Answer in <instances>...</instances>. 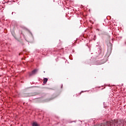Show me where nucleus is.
I'll use <instances>...</instances> for the list:
<instances>
[{
	"instance_id": "7ed1b4c3",
	"label": "nucleus",
	"mask_w": 126,
	"mask_h": 126,
	"mask_svg": "<svg viewBox=\"0 0 126 126\" xmlns=\"http://www.w3.org/2000/svg\"><path fill=\"white\" fill-rule=\"evenodd\" d=\"M39 125L37 124L36 122H33L32 123V126H39Z\"/></svg>"
},
{
	"instance_id": "39448f33",
	"label": "nucleus",
	"mask_w": 126,
	"mask_h": 126,
	"mask_svg": "<svg viewBox=\"0 0 126 126\" xmlns=\"http://www.w3.org/2000/svg\"><path fill=\"white\" fill-rule=\"evenodd\" d=\"M62 88H63V85L62 86Z\"/></svg>"
},
{
	"instance_id": "f257e3e1",
	"label": "nucleus",
	"mask_w": 126,
	"mask_h": 126,
	"mask_svg": "<svg viewBox=\"0 0 126 126\" xmlns=\"http://www.w3.org/2000/svg\"><path fill=\"white\" fill-rule=\"evenodd\" d=\"M38 72V69H35L33 70L31 72H29V74L30 76H32V75H34V74H36L37 72Z\"/></svg>"
},
{
	"instance_id": "f03ea898",
	"label": "nucleus",
	"mask_w": 126,
	"mask_h": 126,
	"mask_svg": "<svg viewBox=\"0 0 126 126\" xmlns=\"http://www.w3.org/2000/svg\"><path fill=\"white\" fill-rule=\"evenodd\" d=\"M48 81V79L47 78H44L43 80V83L44 84H46L47 83V82Z\"/></svg>"
},
{
	"instance_id": "20e7f679",
	"label": "nucleus",
	"mask_w": 126,
	"mask_h": 126,
	"mask_svg": "<svg viewBox=\"0 0 126 126\" xmlns=\"http://www.w3.org/2000/svg\"><path fill=\"white\" fill-rule=\"evenodd\" d=\"M12 14H13V12L12 13Z\"/></svg>"
}]
</instances>
